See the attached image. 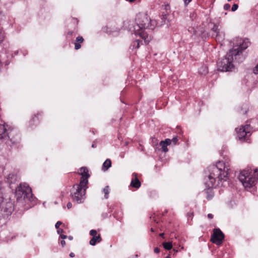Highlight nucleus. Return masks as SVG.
I'll return each mask as SVG.
<instances>
[{"label":"nucleus","instance_id":"c03bdc74","mask_svg":"<svg viewBox=\"0 0 258 258\" xmlns=\"http://www.w3.org/2000/svg\"><path fill=\"white\" fill-rule=\"evenodd\" d=\"M68 238H69V239L70 240H72V239H73V237H72V236H69V237H68Z\"/></svg>","mask_w":258,"mask_h":258},{"label":"nucleus","instance_id":"3c124183","mask_svg":"<svg viewBox=\"0 0 258 258\" xmlns=\"http://www.w3.org/2000/svg\"><path fill=\"white\" fill-rule=\"evenodd\" d=\"M35 118H36V116H35L34 118H33V120H34Z\"/></svg>","mask_w":258,"mask_h":258},{"label":"nucleus","instance_id":"864d4df0","mask_svg":"<svg viewBox=\"0 0 258 258\" xmlns=\"http://www.w3.org/2000/svg\"><path fill=\"white\" fill-rule=\"evenodd\" d=\"M227 1H228V2H230L231 0H227Z\"/></svg>","mask_w":258,"mask_h":258},{"label":"nucleus","instance_id":"5701e85b","mask_svg":"<svg viewBox=\"0 0 258 258\" xmlns=\"http://www.w3.org/2000/svg\"><path fill=\"white\" fill-rule=\"evenodd\" d=\"M76 41L82 43L84 41V38L82 36H78L76 38Z\"/></svg>","mask_w":258,"mask_h":258},{"label":"nucleus","instance_id":"2eb2a0df","mask_svg":"<svg viewBox=\"0 0 258 258\" xmlns=\"http://www.w3.org/2000/svg\"><path fill=\"white\" fill-rule=\"evenodd\" d=\"M133 176H135V178L133 179L131 182V186L136 188H139L141 185V182L137 178V175L136 173H134Z\"/></svg>","mask_w":258,"mask_h":258},{"label":"nucleus","instance_id":"20e7f679","mask_svg":"<svg viewBox=\"0 0 258 258\" xmlns=\"http://www.w3.org/2000/svg\"><path fill=\"white\" fill-rule=\"evenodd\" d=\"M238 52H235V50H230L226 55L225 57L223 58L218 63V70L221 72L231 71L234 68L232 63L233 60V56H236Z\"/></svg>","mask_w":258,"mask_h":258},{"label":"nucleus","instance_id":"bb28decb","mask_svg":"<svg viewBox=\"0 0 258 258\" xmlns=\"http://www.w3.org/2000/svg\"><path fill=\"white\" fill-rule=\"evenodd\" d=\"M238 6L237 4H234L232 7L231 11L232 12L235 11L238 9Z\"/></svg>","mask_w":258,"mask_h":258},{"label":"nucleus","instance_id":"09e8293b","mask_svg":"<svg viewBox=\"0 0 258 258\" xmlns=\"http://www.w3.org/2000/svg\"><path fill=\"white\" fill-rule=\"evenodd\" d=\"M151 231H152V232H154V230H153V228H151Z\"/></svg>","mask_w":258,"mask_h":258},{"label":"nucleus","instance_id":"6ab92c4d","mask_svg":"<svg viewBox=\"0 0 258 258\" xmlns=\"http://www.w3.org/2000/svg\"><path fill=\"white\" fill-rule=\"evenodd\" d=\"M160 146L161 147L162 151L164 152H167L168 151L167 145L164 141H162L160 142Z\"/></svg>","mask_w":258,"mask_h":258},{"label":"nucleus","instance_id":"f8f14e48","mask_svg":"<svg viewBox=\"0 0 258 258\" xmlns=\"http://www.w3.org/2000/svg\"><path fill=\"white\" fill-rule=\"evenodd\" d=\"M212 37L214 38L217 41L221 42L224 39L225 34L219 28V26L214 24L211 29Z\"/></svg>","mask_w":258,"mask_h":258},{"label":"nucleus","instance_id":"ddd939ff","mask_svg":"<svg viewBox=\"0 0 258 258\" xmlns=\"http://www.w3.org/2000/svg\"><path fill=\"white\" fill-rule=\"evenodd\" d=\"M79 173L82 176L80 183L87 185L88 182V178L90 176L88 169L85 167H81Z\"/></svg>","mask_w":258,"mask_h":258},{"label":"nucleus","instance_id":"aec40b11","mask_svg":"<svg viewBox=\"0 0 258 258\" xmlns=\"http://www.w3.org/2000/svg\"><path fill=\"white\" fill-rule=\"evenodd\" d=\"M109 186L107 185L103 189V192L104 194V198L107 199L108 198V195L109 194Z\"/></svg>","mask_w":258,"mask_h":258},{"label":"nucleus","instance_id":"39448f33","mask_svg":"<svg viewBox=\"0 0 258 258\" xmlns=\"http://www.w3.org/2000/svg\"><path fill=\"white\" fill-rule=\"evenodd\" d=\"M14 133L11 131L8 133L5 125L0 124V141H4L8 145L16 144L20 141V138L18 135L14 137Z\"/></svg>","mask_w":258,"mask_h":258},{"label":"nucleus","instance_id":"49530a36","mask_svg":"<svg viewBox=\"0 0 258 258\" xmlns=\"http://www.w3.org/2000/svg\"><path fill=\"white\" fill-rule=\"evenodd\" d=\"M163 235H164V233H163L160 234V236H163Z\"/></svg>","mask_w":258,"mask_h":258},{"label":"nucleus","instance_id":"cd10ccee","mask_svg":"<svg viewBox=\"0 0 258 258\" xmlns=\"http://www.w3.org/2000/svg\"><path fill=\"white\" fill-rule=\"evenodd\" d=\"M165 143H166L167 145H169L172 144V142L170 139H166L165 141H164Z\"/></svg>","mask_w":258,"mask_h":258},{"label":"nucleus","instance_id":"79ce46f5","mask_svg":"<svg viewBox=\"0 0 258 258\" xmlns=\"http://www.w3.org/2000/svg\"><path fill=\"white\" fill-rule=\"evenodd\" d=\"M169 8H170V7H169V5H166V6H165V9H166V10H168V9H169Z\"/></svg>","mask_w":258,"mask_h":258},{"label":"nucleus","instance_id":"4c0bfd02","mask_svg":"<svg viewBox=\"0 0 258 258\" xmlns=\"http://www.w3.org/2000/svg\"><path fill=\"white\" fill-rule=\"evenodd\" d=\"M208 218L211 219L213 218V215L212 214H208Z\"/></svg>","mask_w":258,"mask_h":258},{"label":"nucleus","instance_id":"c756f323","mask_svg":"<svg viewBox=\"0 0 258 258\" xmlns=\"http://www.w3.org/2000/svg\"><path fill=\"white\" fill-rule=\"evenodd\" d=\"M230 8V5L228 4H226L224 6V9L225 10H228Z\"/></svg>","mask_w":258,"mask_h":258},{"label":"nucleus","instance_id":"f3484780","mask_svg":"<svg viewBox=\"0 0 258 258\" xmlns=\"http://www.w3.org/2000/svg\"><path fill=\"white\" fill-rule=\"evenodd\" d=\"M111 165V161L110 159H106L103 164L102 170L106 171Z\"/></svg>","mask_w":258,"mask_h":258},{"label":"nucleus","instance_id":"7ed1b4c3","mask_svg":"<svg viewBox=\"0 0 258 258\" xmlns=\"http://www.w3.org/2000/svg\"><path fill=\"white\" fill-rule=\"evenodd\" d=\"M16 197L17 201L20 202H30L33 198L31 188L26 183H20L16 189Z\"/></svg>","mask_w":258,"mask_h":258},{"label":"nucleus","instance_id":"de8ad7c7","mask_svg":"<svg viewBox=\"0 0 258 258\" xmlns=\"http://www.w3.org/2000/svg\"><path fill=\"white\" fill-rule=\"evenodd\" d=\"M193 215V213H191L190 214H188V216H191V215Z\"/></svg>","mask_w":258,"mask_h":258},{"label":"nucleus","instance_id":"1a4fd4ad","mask_svg":"<svg viewBox=\"0 0 258 258\" xmlns=\"http://www.w3.org/2000/svg\"><path fill=\"white\" fill-rule=\"evenodd\" d=\"M250 44V43L248 39L237 38L236 39L235 45L231 50H235V52H238L237 56L239 55L240 53L247 48Z\"/></svg>","mask_w":258,"mask_h":258},{"label":"nucleus","instance_id":"e433bc0d","mask_svg":"<svg viewBox=\"0 0 258 258\" xmlns=\"http://www.w3.org/2000/svg\"><path fill=\"white\" fill-rule=\"evenodd\" d=\"M60 236L61 238L62 239H64L67 237V236H66L65 235H63V234H61Z\"/></svg>","mask_w":258,"mask_h":258},{"label":"nucleus","instance_id":"f704fd0d","mask_svg":"<svg viewBox=\"0 0 258 258\" xmlns=\"http://www.w3.org/2000/svg\"><path fill=\"white\" fill-rule=\"evenodd\" d=\"M213 195L212 194H211V195L208 194L207 199L209 200H211L212 199V198L213 197Z\"/></svg>","mask_w":258,"mask_h":258},{"label":"nucleus","instance_id":"393cba45","mask_svg":"<svg viewBox=\"0 0 258 258\" xmlns=\"http://www.w3.org/2000/svg\"><path fill=\"white\" fill-rule=\"evenodd\" d=\"M178 140V137H177V136H175V137H173V138L171 140V141L172 143H173V144L174 145H176V143H177V142Z\"/></svg>","mask_w":258,"mask_h":258},{"label":"nucleus","instance_id":"dca6fc26","mask_svg":"<svg viewBox=\"0 0 258 258\" xmlns=\"http://www.w3.org/2000/svg\"><path fill=\"white\" fill-rule=\"evenodd\" d=\"M18 176L15 173H10L7 177V181L10 184L15 183L18 180Z\"/></svg>","mask_w":258,"mask_h":258},{"label":"nucleus","instance_id":"a878e982","mask_svg":"<svg viewBox=\"0 0 258 258\" xmlns=\"http://www.w3.org/2000/svg\"><path fill=\"white\" fill-rule=\"evenodd\" d=\"M80 44L81 43H80L79 42H77L76 41V42L75 43V49L76 50L80 49L81 47V45Z\"/></svg>","mask_w":258,"mask_h":258},{"label":"nucleus","instance_id":"37998d69","mask_svg":"<svg viewBox=\"0 0 258 258\" xmlns=\"http://www.w3.org/2000/svg\"><path fill=\"white\" fill-rule=\"evenodd\" d=\"M72 34H73V31H69V32H68V34H69V35H72Z\"/></svg>","mask_w":258,"mask_h":258},{"label":"nucleus","instance_id":"8fccbe9b","mask_svg":"<svg viewBox=\"0 0 258 258\" xmlns=\"http://www.w3.org/2000/svg\"><path fill=\"white\" fill-rule=\"evenodd\" d=\"M107 32H111V31H107Z\"/></svg>","mask_w":258,"mask_h":258},{"label":"nucleus","instance_id":"c85d7f7f","mask_svg":"<svg viewBox=\"0 0 258 258\" xmlns=\"http://www.w3.org/2000/svg\"><path fill=\"white\" fill-rule=\"evenodd\" d=\"M62 224V223L60 221H57L55 225V227L56 229H58V228L59 227V226Z\"/></svg>","mask_w":258,"mask_h":258},{"label":"nucleus","instance_id":"a19ab883","mask_svg":"<svg viewBox=\"0 0 258 258\" xmlns=\"http://www.w3.org/2000/svg\"><path fill=\"white\" fill-rule=\"evenodd\" d=\"M62 232H63V230L62 229H58L57 230V233L58 234H60V233H62Z\"/></svg>","mask_w":258,"mask_h":258},{"label":"nucleus","instance_id":"a211bd4d","mask_svg":"<svg viewBox=\"0 0 258 258\" xmlns=\"http://www.w3.org/2000/svg\"><path fill=\"white\" fill-rule=\"evenodd\" d=\"M199 72L201 75H206L208 72V69L206 66H203L199 69Z\"/></svg>","mask_w":258,"mask_h":258},{"label":"nucleus","instance_id":"ea45409f","mask_svg":"<svg viewBox=\"0 0 258 258\" xmlns=\"http://www.w3.org/2000/svg\"><path fill=\"white\" fill-rule=\"evenodd\" d=\"M69 255L71 257H74L75 256V254L73 252H71Z\"/></svg>","mask_w":258,"mask_h":258},{"label":"nucleus","instance_id":"9d476101","mask_svg":"<svg viewBox=\"0 0 258 258\" xmlns=\"http://www.w3.org/2000/svg\"><path fill=\"white\" fill-rule=\"evenodd\" d=\"M251 130L249 124H246L241 126L238 130L236 129L237 137L239 140H245L247 137H249L251 134Z\"/></svg>","mask_w":258,"mask_h":258},{"label":"nucleus","instance_id":"f257e3e1","mask_svg":"<svg viewBox=\"0 0 258 258\" xmlns=\"http://www.w3.org/2000/svg\"><path fill=\"white\" fill-rule=\"evenodd\" d=\"M136 25L133 27V31L136 35H139L145 42L149 43L151 36L148 32L155 29L157 23L155 20H151L149 16L146 13H139L136 18Z\"/></svg>","mask_w":258,"mask_h":258},{"label":"nucleus","instance_id":"423d86ee","mask_svg":"<svg viewBox=\"0 0 258 258\" xmlns=\"http://www.w3.org/2000/svg\"><path fill=\"white\" fill-rule=\"evenodd\" d=\"M87 185L81 183L74 185L71 190V196L74 201L81 203L84 199Z\"/></svg>","mask_w":258,"mask_h":258},{"label":"nucleus","instance_id":"412c9836","mask_svg":"<svg viewBox=\"0 0 258 258\" xmlns=\"http://www.w3.org/2000/svg\"><path fill=\"white\" fill-rule=\"evenodd\" d=\"M163 247L167 250H170L172 247V243L170 242L163 243Z\"/></svg>","mask_w":258,"mask_h":258},{"label":"nucleus","instance_id":"5fc2aeb1","mask_svg":"<svg viewBox=\"0 0 258 258\" xmlns=\"http://www.w3.org/2000/svg\"><path fill=\"white\" fill-rule=\"evenodd\" d=\"M1 217V216H0V217Z\"/></svg>","mask_w":258,"mask_h":258},{"label":"nucleus","instance_id":"4be33fe9","mask_svg":"<svg viewBox=\"0 0 258 258\" xmlns=\"http://www.w3.org/2000/svg\"><path fill=\"white\" fill-rule=\"evenodd\" d=\"M140 41L139 40H136L133 42V47H136V48H139L140 47Z\"/></svg>","mask_w":258,"mask_h":258},{"label":"nucleus","instance_id":"a18cd8bd","mask_svg":"<svg viewBox=\"0 0 258 258\" xmlns=\"http://www.w3.org/2000/svg\"><path fill=\"white\" fill-rule=\"evenodd\" d=\"M166 258H170V255L168 254L167 256H166Z\"/></svg>","mask_w":258,"mask_h":258},{"label":"nucleus","instance_id":"c9c22d12","mask_svg":"<svg viewBox=\"0 0 258 258\" xmlns=\"http://www.w3.org/2000/svg\"><path fill=\"white\" fill-rule=\"evenodd\" d=\"M72 204L70 202L68 203L67 204L68 208L70 209L72 208Z\"/></svg>","mask_w":258,"mask_h":258},{"label":"nucleus","instance_id":"6e6552de","mask_svg":"<svg viewBox=\"0 0 258 258\" xmlns=\"http://www.w3.org/2000/svg\"><path fill=\"white\" fill-rule=\"evenodd\" d=\"M0 209L2 216L6 218L11 215L14 211L13 204L11 201L3 200L0 203Z\"/></svg>","mask_w":258,"mask_h":258},{"label":"nucleus","instance_id":"0eeeda50","mask_svg":"<svg viewBox=\"0 0 258 258\" xmlns=\"http://www.w3.org/2000/svg\"><path fill=\"white\" fill-rule=\"evenodd\" d=\"M239 179L245 187H251L255 181V178H253L249 171L246 170H243L240 172Z\"/></svg>","mask_w":258,"mask_h":258},{"label":"nucleus","instance_id":"2f4dec72","mask_svg":"<svg viewBox=\"0 0 258 258\" xmlns=\"http://www.w3.org/2000/svg\"><path fill=\"white\" fill-rule=\"evenodd\" d=\"M254 173L255 174V178L258 179V169H256L254 170Z\"/></svg>","mask_w":258,"mask_h":258},{"label":"nucleus","instance_id":"4468645a","mask_svg":"<svg viewBox=\"0 0 258 258\" xmlns=\"http://www.w3.org/2000/svg\"><path fill=\"white\" fill-rule=\"evenodd\" d=\"M90 234L92 236V238L90 240L89 243L91 245H95L97 243L100 242L102 239L100 234H97L96 230H91L90 231Z\"/></svg>","mask_w":258,"mask_h":258},{"label":"nucleus","instance_id":"7c9ffc66","mask_svg":"<svg viewBox=\"0 0 258 258\" xmlns=\"http://www.w3.org/2000/svg\"><path fill=\"white\" fill-rule=\"evenodd\" d=\"M253 73L255 74H258V64L253 69Z\"/></svg>","mask_w":258,"mask_h":258},{"label":"nucleus","instance_id":"9b49d317","mask_svg":"<svg viewBox=\"0 0 258 258\" xmlns=\"http://www.w3.org/2000/svg\"><path fill=\"white\" fill-rule=\"evenodd\" d=\"M224 238V235L223 233L219 229H215L213 231V233L211 235V241L217 244L221 245Z\"/></svg>","mask_w":258,"mask_h":258},{"label":"nucleus","instance_id":"58836bf2","mask_svg":"<svg viewBox=\"0 0 258 258\" xmlns=\"http://www.w3.org/2000/svg\"><path fill=\"white\" fill-rule=\"evenodd\" d=\"M66 244V242L64 240H62L61 241V245H62V247H63Z\"/></svg>","mask_w":258,"mask_h":258},{"label":"nucleus","instance_id":"72a5a7b5","mask_svg":"<svg viewBox=\"0 0 258 258\" xmlns=\"http://www.w3.org/2000/svg\"><path fill=\"white\" fill-rule=\"evenodd\" d=\"M185 5H187L191 0H183Z\"/></svg>","mask_w":258,"mask_h":258},{"label":"nucleus","instance_id":"473e14b6","mask_svg":"<svg viewBox=\"0 0 258 258\" xmlns=\"http://www.w3.org/2000/svg\"><path fill=\"white\" fill-rule=\"evenodd\" d=\"M160 252V249L158 247H156L154 248V252L156 253H158Z\"/></svg>","mask_w":258,"mask_h":258},{"label":"nucleus","instance_id":"603ef678","mask_svg":"<svg viewBox=\"0 0 258 258\" xmlns=\"http://www.w3.org/2000/svg\"><path fill=\"white\" fill-rule=\"evenodd\" d=\"M174 250L175 251V252H177V250H176V251H175V249H174Z\"/></svg>","mask_w":258,"mask_h":258},{"label":"nucleus","instance_id":"b1692460","mask_svg":"<svg viewBox=\"0 0 258 258\" xmlns=\"http://www.w3.org/2000/svg\"><path fill=\"white\" fill-rule=\"evenodd\" d=\"M167 16H168V13H163L162 14V21L163 22L165 23V21L167 19Z\"/></svg>","mask_w":258,"mask_h":258},{"label":"nucleus","instance_id":"f03ea898","mask_svg":"<svg viewBox=\"0 0 258 258\" xmlns=\"http://www.w3.org/2000/svg\"><path fill=\"white\" fill-rule=\"evenodd\" d=\"M229 170V166L223 161H219L216 165H213L208 167V181L206 185L208 188L216 187L220 184L222 180L226 181Z\"/></svg>","mask_w":258,"mask_h":258}]
</instances>
